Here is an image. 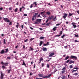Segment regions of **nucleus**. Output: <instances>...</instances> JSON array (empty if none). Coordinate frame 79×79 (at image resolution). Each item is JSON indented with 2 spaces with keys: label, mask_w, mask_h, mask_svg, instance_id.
<instances>
[{
  "label": "nucleus",
  "mask_w": 79,
  "mask_h": 79,
  "mask_svg": "<svg viewBox=\"0 0 79 79\" xmlns=\"http://www.w3.org/2000/svg\"><path fill=\"white\" fill-rule=\"evenodd\" d=\"M48 19L50 20H51V19H53V20L54 21H56V20H57V19H56V16L54 18V16L52 15L50 17H48Z\"/></svg>",
  "instance_id": "obj_2"
},
{
  "label": "nucleus",
  "mask_w": 79,
  "mask_h": 79,
  "mask_svg": "<svg viewBox=\"0 0 79 79\" xmlns=\"http://www.w3.org/2000/svg\"><path fill=\"white\" fill-rule=\"evenodd\" d=\"M69 56H67L65 58V60H67L68 59H69Z\"/></svg>",
  "instance_id": "obj_16"
},
{
  "label": "nucleus",
  "mask_w": 79,
  "mask_h": 79,
  "mask_svg": "<svg viewBox=\"0 0 79 79\" xmlns=\"http://www.w3.org/2000/svg\"><path fill=\"white\" fill-rule=\"evenodd\" d=\"M2 68H3V69H5V68H6V67H5V66H3L2 67Z\"/></svg>",
  "instance_id": "obj_43"
},
{
  "label": "nucleus",
  "mask_w": 79,
  "mask_h": 79,
  "mask_svg": "<svg viewBox=\"0 0 79 79\" xmlns=\"http://www.w3.org/2000/svg\"><path fill=\"white\" fill-rule=\"evenodd\" d=\"M35 24H39V23H38L37 22H35Z\"/></svg>",
  "instance_id": "obj_63"
},
{
  "label": "nucleus",
  "mask_w": 79,
  "mask_h": 79,
  "mask_svg": "<svg viewBox=\"0 0 79 79\" xmlns=\"http://www.w3.org/2000/svg\"><path fill=\"white\" fill-rule=\"evenodd\" d=\"M43 17H47V16H46V15H44V14H43Z\"/></svg>",
  "instance_id": "obj_38"
},
{
  "label": "nucleus",
  "mask_w": 79,
  "mask_h": 79,
  "mask_svg": "<svg viewBox=\"0 0 79 79\" xmlns=\"http://www.w3.org/2000/svg\"><path fill=\"white\" fill-rule=\"evenodd\" d=\"M1 64H4V65L5 64V63H4L2 61L1 62Z\"/></svg>",
  "instance_id": "obj_60"
},
{
  "label": "nucleus",
  "mask_w": 79,
  "mask_h": 79,
  "mask_svg": "<svg viewBox=\"0 0 79 79\" xmlns=\"http://www.w3.org/2000/svg\"><path fill=\"white\" fill-rule=\"evenodd\" d=\"M50 24V23H48L47 24H45V26H49V25Z\"/></svg>",
  "instance_id": "obj_19"
},
{
  "label": "nucleus",
  "mask_w": 79,
  "mask_h": 79,
  "mask_svg": "<svg viewBox=\"0 0 79 79\" xmlns=\"http://www.w3.org/2000/svg\"><path fill=\"white\" fill-rule=\"evenodd\" d=\"M74 75H75V76H77V75H78V73H74Z\"/></svg>",
  "instance_id": "obj_42"
},
{
  "label": "nucleus",
  "mask_w": 79,
  "mask_h": 79,
  "mask_svg": "<svg viewBox=\"0 0 79 79\" xmlns=\"http://www.w3.org/2000/svg\"><path fill=\"white\" fill-rule=\"evenodd\" d=\"M61 35H56L55 36V37H60Z\"/></svg>",
  "instance_id": "obj_52"
},
{
  "label": "nucleus",
  "mask_w": 79,
  "mask_h": 79,
  "mask_svg": "<svg viewBox=\"0 0 79 79\" xmlns=\"http://www.w3.org/2000/svg\"><path fill=\"white\" fill-rule=\"evenodd\" d=\"M61 78L62 79H66V76H63L61 77Z\"/></svg>",
  "instance_id": "obj_15"
},
{
  "label": "nucleus",
  "mask_w": 79,
  "mask_h": 79,
  "mask_svg": "<svg viewBox=\"0 0 79 79\" xmlns=\"http://www.w3.org/2000/svg\"><path fill=\"white\" fill-rule=\"evenodd\" d=\"M43 45L44 46H47V44H44Z\"/></svg>",
  "instance_id": "obj_53"
},
{
  "label": "nucleus",
  "mask_w": 79,
  "mask_h": 79,
  "mask_svg": "<svg viewBox=\"0 0 79 79\" xmlns=\"http://www.w3.org/2000/svg\"><path fill=\"white\" fill-rule=\"evenodd\" d=\"M11 71V69H10V70H9L8 71V73H10V71Z\"/></svg>",
  "instance_id": "obj_45"
},
{
  "label": "nucleus",
  "mask_w": 79,
  "mask_h": 79,
  "mask_svg": "<svg viewBox=\"0 0 79 79\" xmlns=\"http://www.w3.org/2000/svg\"><path fill=\"white\" fill-rule=\"evenodd\" d=\"M42 50L43 51H44V52H46V51H47V49L46 48L43 47Z\"/></svg>",
  "instance_id": "obj_7"
},
{
  "label": "nucleus",
  "mask_w": 79,
  "mask_h": 79,
  "mask_svg": "<svg viewBox=\"0 0 79 79\" xmlns=\"http://www.w3.org/2000/svg\"><path fill=\"white\" fill-rule=\"evenodd\" d=\"M43 43H44V41H40V46H41V45H42V44H43Z\"/></svg>",
  "instance_id": "obj_20"
},
{
  "label": "nucleus",
  "mask_w": 79,
  "mask_h": 79,
  "mask_svg": "<svg viewBox=\"0 0 79 79\" xmlns=\"http://www.w3.org/2000/svg\"><path fill=\"white\" fill-rule=\"evenodd\" d=\"M44 60V59L42 57H41L40 59V61H43Z\"/></svg>",
  "instance_id": "obj_24"
},
{
  "label": "nucleus",
  "mask_w": 79,
  "mask_h": 79,
  "mask_svg": "<svg viewBox=\"0 0 79 79\" xmlns=\"http://www.w3.org/2000/svg\"><path fill=\"white\" fill-rule=\"evenodd\" d=\"M4 41V44H6V42H5L6 40L5 39H4L3 40Z\"/></svg>",
  "instance_id": "obj_37"
},
{
  "label": "nucleus",
  "mask_w": 79,
  "mask_h": 79,
  "mask_svg": "<svg viewBox=\"0 0 79 79\" xmlns=\"http://www.w3.org/2000/svg\"><path fill=\"white\" fill-rule=\"evenodd\" d=\"M69 16H73V14H72L71 13H69Z\"/></svg>",
  "instance_id": "obj_32"
},
{
  "label": "nucleus",
  "mask_w": 79,
  "mask_h": 79,
  "mask_svg": "<svg viewBox=\"0 0 79 79\" xmlns=\"http://www.w3.org/2000/svg\"><path fill=\"white\" fill-rule=\"evenodd\" d=\"M72 63L74 64V61L73 60H70V61L69 62V64H72Z\"/></svg>",
  "instance_id": "obj_6"
},
{
  "label": "nucleus",
  "mask_w": 79,
  "mask_h": 79,
  "mask_svg": "<svg viewBox=\"0 0 79 79\" xmlns=\"http://www.w3.org/2000/svg\"><path fill=\"white\" fill-rule=\"evenodd\" d=\"M18 8L15 9L14 10V11L15 12H17V11H18Z\"/></svg>",
  "instance_id": "obj_27"
},
{
  "label": "nucleus",
  "mask_w": 79,
  "mask_h": 79,
  "mask_svg": "<svg viewBox=\"0 0 79 79\" xmlns=\"http://www.w3.org/2000/svg\"><path fill=\"white\" fill-rule=\"evenodd\" d=\"M30 50L31 51L33 50H34V49L31 48V47H30Z\"/></svg>",
  "instance_id": "obj_36"
},
{
  "label": "nucleus",
  "mask_w": 79,
  "mask_h": 79,
  "mask_svg": "<svg viewBox=\"0 0 79 79\" xmlns=\"http://www.w3.org/2000/svg\"><path fill=\"white\" fill-rule=\"evenodd\" d=\"M65 72H66V70H63L61 71V74H64Z\"/></svg>",
  "instance_id": "obj_22"
},
{
  "label": "nucleus",
  "mask_w": 79,
  "mask_h": 79,
  "mask_svg": "<svg viewBox=\"0 0 79 79\" xmlns=\"http://www.w3.org/2000/svg\"><path fill=\"white\" fill-rule=\"evenodd\" d=\"M63 17L64 19H66V17L64 15L63 16Z\"/></svg>",
  "instance_id": "obj_61"
},
{
  "label": "nucleus",
  "mask_w": 79,
  "mask_h": 79,
  "mask_svg": "<svg viewBox=\"0 0 79 79\" xmlns=\"http://www.w3.org/2000/svg\"><path fill=\"white\" fill-rule=\"evenodd\" d=\"M47 67L48 68H50V65H49L48 64H47Z\"/></svg>",
  "instance_id": "obj_25"
},
{
  "label": "nucleus",
  "mask_w": 79,
  "mask_h": 79,
  "mask_svg": "<svg viewBox=\"0 0 79 79\" xmlns=\"http://www.w3.org/2000/svg\"><path fill=\"white\" fill-rule=\"evenodd\" d=\"M0 53L1 54H3L4 53H5V50H4L3 49L0 52Z\"/></svg>",
  "instance_id": "obj_11"
},
{
  "label": "nucleus",
  "mask_w": 79,
  "mask_h": 79,
  "mask_svg": "<svg viewBox=\"0 0 79 79\" xmlns=\"http://www.w3.org/2000/svg\"><path fill=\"white\" fill-rule=\"evenodd\" d=\"M78 69V68L77 67H74L73 69Z\"/></svg>",
  "instance_id": "obj_64"
},
{
  "label": "nucleus",
  "mask_w": 79,
  "mask_h": 79,
  "mask_svg": "<svg viewBox=\"0 0 79 79\" xmlns=\"http://www.w3.org/2000/svg\"><path fill=\"white\" fill-rule=\"evenodd\" d=\"M75 24H76V23H72V25H73V26L75 25Z\"/></svg>",
  "instance_id": "obj_59"
},
{
  "label": "nucleus",
  "mask_w": 79,
  "mask_h": 79,
  "mask_svg": "<svg viewBox=\"0 0 79 79\" xmlns=\"http://www.w3.org/2000/svg\"><path fill=\"white\" fill-rule=\"evenodd\" d=\"M46 44H47V45H49V42H47Z\"/></svg>",
  "instance_id": "obj_57"
},
{
  "label": "nucleus",
  "mask_w": 79,
  "mask_h": 79,
  "mask_svg": "<svg viewBox=\"0 0 79 79\" xmlns=\"http://www.w3.org/2000/svg\"><path fill=\"white\" fill-rule=\"evenodd\" d=\"M70 61V60H67L66 61V63H69Z\"/></svg>",
  "instance_id": "obj_30"
},
{
  "label": "nucleus",
  "mask_w": 79,
  "mask_h": 79,
  "mask_svg": "<svg viewBox=\"0 0 79 79\" xmlns=\"http://www.w3.org/2000/svg\"><path fill=\"white\" fill-rule=\"evenodd\" d=\"M38 18H41V17H40V14L38 15Z\"/></svg>",
  "instance_id": "obj_56"
},
{
  "label": "nucleus",
  "mask_w": 79,
  "mask_h": 79,
  "mask_svg": "<svg viewBox=\"0 0 79 79\" xmlns=\"http://www.w3.org/2000/svg\"><path fill=\"white\" fill-rule=\"evenodd\" d=\"M41 21H42V19H36L37 22H38L39 23H41Z\"/></svg>",
  "instance_id": "obj_5"
},
{
  "label": "nucleus",
  "mask_w": 79,
  "mask_h": 79,
  "mask_svg": "<svg viewBox=\"0 0 79 79\" xmlns=\"http://www.w3.org/2000/svg\"><path fill=\"white\" fill-rule=\"evenodd\" d=\"M74 35H75V37H79V35H76V34H75Z\"/></svg>",
  "instance_id": "obj_26"
},
{
  "label": "nucleus",
  "mask_w": 79,
  "mask_h": 79,
  "mask_svg": "<svg viewBox=\"0 0 79 79\" xmlns=\"http://www.w3.org/2000/svg\"><path fill=\"white\" fill-rule=\"evenodd\" d=\"M3 76H4V75L3 73H1V77L0 79H3Z\"/></svg>",
  "instance_id": "obj_8"
},
{
  "label": "nucleus",
  "mask_w": 79,
  "mask_h": 79,
  "mask_svg": "<svg viewBox=\"0 0 79 79\" xmlns=\"http://www.w3.org/2000/svg\"><path fill=\"white\" fill-rule=\"evenodd\" d=\"M30 29H31V30H33V29H34V28H33L31 27H30Z\"/></svg>",
  "instance_id": "obj_62"
},
{
  "label": "nucleus",
  "mask_w": 79,
  "mask_h": 79,
  "mask_svg": "<svg viewBox=\"0 0 79 79\" xmlns=\"http://www.w3.org/2000/svg\"><path fill=\"white\" fill-rule=\"evenodd\" d=\"M36 17L37 16H36L35 15H34L33 16V17H34V18H36Z\"/></svg>",
  "instance_id": "obj_51"
},
{
  "label": "nucleus",
  "mask_w": 79,
  "mask_h": 79,
  "mask_svg": "<svg viewBox=\"0 0 79 79\" xmlns=\"http://www.w3.org/2000/svg\"><path fill=\"white\" fill-rule=\"evenodd\" d=\"M51 14V12H50V11H48L46 12V15H50Z\"/></svg>",
  "instance_id": "obj_13"
},
{
  "label": "nucleus",
  "mask_w": 79,
  "mask_h": 79,
  "mask_svg": "<svg viewBox=\"0 0 79 79\" xmlns=\"http://www.w3.org/2000/svg\"><path fill=\"white\" fill-rule=\"evenodd\" d=\"M22 8H24H24H24V7L23 6L21 8H20V12H22Z\"/></svg>",
  "instance_id": "obj_14"
},
{
  "label": "nucleus",
  "mask_w": 79,
  "mask_h": 79,
  "mask_svg": "<svg viewBox=\"0 0 79 79\" xmlns=\"http://www.w3.org/2000/svg\"><path fill=\"white\" fill-rule=\"evenodd\" d=\"M64 36H65V35H63L62 36H61V37L62 39H63L64 37Z\"/></svg>",
  "instance_id": "obj_31"
},
{
  "label": "nucleus",
  "mask_w": 79,
  "mask_h": 79,
  "mask_svg": "<svg viewBox=\"0 0 79 79\" xmlns=\"http://www.w3.org/2000/svg\"><path fill=\"white\" fill-rule=\"evenodd\" d=\"M51 75H52V74H50L48 75V76H44V74H38L39 77H43V79H45V78H48L49 77H50V76H51Z\"/></svg>",
  "instance_id": "obj_1"
},
{
  "label": "nucleus",
  "mask_w": 79,
  "mask_h": 79,
  "mask_svg": "<svg viewBox=\"0 0 79 79\" xmlns=\"http://www.w3.org/2000/svg\"><path fill=\"white\" fill-rule=\"evenodd\" d=\"M70 58H72V59H74V60H77V57L73 55H71Z\"/></svg>",
  "instance_id": "obj_3"
},
{
  "label": "nucleus",
  "mask_w": 79,
  "mask_h": 79,
  "mask_svg": "<svg viewBox=\"0 0 79 79\" xmlns=\"http://www.w3.org/2000/svg\"><path fill=\"white\" fill-rule=\"evenodd\" d=\"M40 39L42 40V39H45V38L44 37H41L40 38Z\"/></svg>",
  "instance_id": "obj_28"
},
{
  "label": "nucleus",
  "mask_w": 79,
  "mask_h": 79,
  "mask_svg": "<svg viewBox=\"0 0 79 79\" xmlns=\"http://www.w3.org/2000/svg\"><path fill=\"white\" fill-rule=\"evenodd\" d=\"M35 18L34 17H33L32 18V21H34V20H35Z\"/></svg>",
  "instance_id": "obj_48"
},
{
  "label": "nucleus",
  "mask_w": 79,
  "mask_h": 79,
  "mask_svg": "<svg viewBox=\"0 0 79 79\" xmlns=\"http://www.w3.org/2000/svg\"><path fill=\"white\" fill-rule=\"evenodd\" d=\"M34 38H31V39H30V40L31 42V41H32V40H34Z\"/></svg>",
  "instance_id": "obj_39"
},
{
  "label": "nucleus",
  "mask_w": 79,
  "mask_h": 79,
  "mask_svg": "<svg viewBox=\"0 0 79 79\" xmlns=\"http://www.w3.org/2000/svg\"><path fill=\"white\" fill-rule=\"evenodd\" d=\"M8 64H9V63H4V65L5 66H8Z\"/></svg>",
  "instance_id": "obj_21"
},
{
  "label": "nucleus",
  "mask_w": 79,
  "mask_h": 79,
  "mask_svg": "<svg viewBox=\"0 0 79 79\" xmlns=\"http://www.w3.org/2000/svg\"><path fill=\"white\" fill-rule=\"evenodd\" d=\"M23 64H22V65H23L24 66H26V64L25 63V62H24V60H23Z\"/></svg>",
  "instance_id": "obj_12"
},
{
  "label": "nucleus",
  "mask_w": 79,
  "mask_h": 79,
  "mask_svg": "<svg viewBox=\"0 0 79 79\" xmlns=\"http://www.w3.org/2000/svg\"><path fill=\"white\" fill-rule=\"evenodd\" d=\"M35 15L36 16H37V14H39V12H38L37 13H35Z\"/></svg>",
  "instance_id": "obj_55"
},
{
  "label": "nucleus",
  "mask_w": 79,
  "mask_h": 79,
  "mask_svg": "<svg viewBox=\"0 0 79 79\" xmlns=\"http://www.w3.org/2000/svg\"><path fill=\"white\" fill-rule=\"evenodd\" d=\"M5 50H6V51H5V53H8V52L9 51V50H8V48H7L6 49H5Z\"/></svg>",
  "instance_id": "obj_17"
},
{
  "label": "nucleus",
  "mask_w": 79,
  "mask_h": 79,
  "mask_svg": "<svg viewBox=\"0 0 79 79\" xmlns=\"http://www.w3.org/2000/svg\"><path fill=\"white\" fill-rule=\"evenodd\" d=\"M33 5H35V6H36L37 5V2H33Z\"/></svg>",
  "instance_id": "obj_18"
},
{
  "label": "nucleus",
  "mask_w": 79,
  "mask_h": 79,
  "mask_svg": "<svg viewBox=\"0 0 79 79\" xmlns=\"http://www.w3.org/2000/svg\"><path fill=\"white\" fill-rule=\"evenodd\" d=\"M21 27H22V29H24V25H21Z\"/></svg>",
  "instance_id": "obj_54"
},
{
  "label": "nucleus",
  "mask_w": 79,
  "mask_h": 79,
  "mask_svg": "<svg viewBox=\"0 0 79 79\" xmlns=\"http://www.w3.org/2000/svg\"><path fill=\"white\" fill-rule=\"evenodd\" d=\"M66 69V67H65L62 69V70H65Z\"/></svg>",
  "instance_id": "obj_47"
},
{
  "label": "nucleus",
  "mask_w": 79,
  "mask_h": 79,
  "mask_svg": "<svg viewBox=\"0 0 79 79\" xmlns=\"http://www.w3.org/2000/svg\"><path fill=\"white\" fill-rule=\"evenodd\" d=\"M54 55V53H51L49 55V57H52V56Z\"/></svg>",
  "instance_id": "obj_9"
},
{
  "label": "nucleus",
  "mask_w": 79,
  "mask_h": 79,
  "mask_svg": "<svg viewBox=\"0 0 79 79\" xmlns=\"http://www.w3.org/2000/svg\"><path fill=\"white\" fill-rule=\"evenodd\" d=\"M62 33H63V32H62V31H60V33L59 34H60V35H61V34H62Z\"/></svg>",
  "instance_id": "obj_49"
},
{
  "label": "nucleus",
  "mask_w": 79,
  "mask_h": 79,
  "mask_svg": "<svg viewBox=\"0 0 79 79\" xmlns=\"http://www.w3.org/2000/svg\"><path fill=\"white\" fill-rule=\"evenodd\" d=\"M69 68L70 69L73 68V65H70L69 66Z\"/></svg>",
  "instance_id": "obj_34"
},
{
  "label": "nucleus",
  "mask_w": 79,
  "mask_h": 79,
  "mask_svg": "<svg viewBox=\"0 0 79 79\" xmlns=\"http://www.w3.org/2000/svg\"><path fill=\"white\" fill-rule=\"evenodd\" d=\"M3 20L5 21V22H6L7 23H10V20L7 18H4Z\"/></svg>",
  "instance_id": "obj_4"
},
{
  "label": "nucleus",
  "mask_w": 79,
  "mask_h": 79,
  "mask_svg": "<svg viewBox=\"0 0 79 79\" xmlns=\"http://www.w3.org/2000/svg\"><path fill=\"white\" fill-rule=\"evenodd\" d=\"M33 5H34V4H31V6H30V8H32V7H33Z\"/></svg>",
  "instance_id": "obj_35"
},
{
  "label": "nucleus",
  "mask_w": 79,
  "mask_h": 79,
  "mask_svg": "<svg viewBox=\"0 0 79 79\" xmlns=\"http://www.w3.org/2000/svg\"><path fill=\"white\" fill-rule=\"evenodd\" d=\"M9 25H12V22L11 21L10 22Z\"/></svg>",
  "instance_id": "obj_44"
},
{
  "label": "nucleus",
  "mask_w": 79,
  "mask_h": 79,
  "mask_svg": "<svg viewBox=\"0 0 79 79\" xmlns=\"http://www.w3.org/2000/svg\"><path fill=\"white\" fill-rule=\"evenodd\" d=\"M27 40H28V39H26L24 41V42H26L27 41Z\"/></svg>",
  "instance_id": "obj_46"
},
{
  "label": "nucleus",
  "mask_w": 79,
  "mask_h": 79,
  "mask_svg": "<svg viewBox=\"0 0 79 79\" xmlns=\"http://www.w3.org/2000/svg\"><path fill=\"white\" fill-rule=\"evenodd\" d=\"M57 28V27H55L53 29V30L54 31H56V28Z\"/></svg>",
  "instance_id": "obj_23"
},
{
  "label": "nucleus",
  "mask_w": 79,
  "mask_h": 79,
  "mask_svg": "<svg viewBox=\"0 0 79 79\" xmlns=\"http://www.w3.org/2000/svg\"><path fill=\"white\" fill-rule=\"evenodd\" d=\"M45 11H44L43 12H41V15H42V14H43V13H45Z\"/></svg>",
  "instance_id": "obj_58"
},
{
  "label": "nucleus",
  "mask_w": 79,
  "mask_h": 79,
  "mask_svg": "<svg viewBox=\"0 0 79 79\" xmlns=\"http://www.w3.org/2000/svg\"><path fill=\"white\" fill-rule=\"evenodd\" d=\"M73 27L74 28H76V27H77V26H76V25H73Z\"/></svg>",
  "instance_id": "obj_40"
},
{
  "label": "nucleus",
  "mask_w": 79,
  "mask_h": 79,
  "mask_svg": "<svg viewBox=\"0 0 79 79\" xmlns=\"http://www.w3.org/2000/svg\"><path fill=\"white\" fill-rule=\"evenodd\" d=\"M19 26V23H17V25L16 26V27L18 29V27Z\"/></svg>",
  "instance_id": "obj_10"
},
{
  "label": "nucleus",
  "mask_w": 79,
  "mask_h": 79,
  "mask_svg": "<svg viewBox=\"0 0 79 79\" xmlns=\"http://www.w3.org/2000/svg\"><path fill=\"white\" fill-rule=\"evenodd\" d=\"M24 31H27L28 32V30H27V28H26L24 30Z\"/></svg>",
  "instance_id": "obj_41"
},
{
  "label": "nucleus",
  "mask_w": 79,
  "mask_h": 79,
  "mask_svg": "<svg viewBox=\"0 0 79 79\" xmlns=\"http://www.w3.org/2000/svg\"><path fill=\"white\" fill-rule=\"evenodd\" d=\"M36 17L37 16H36L35 15H34L33 16V17H34V18H36Z\"/></svg>",
  "instance_id": "obj_50"
},
{
  "label": "nucleus",
  "mask_w": 79,
  "mask_h": 79,
  "mask_svg": "<svg viewBox=\"0 0 79 79\" xmlns=\"http://www.w3.org/2000/svg\"><path fill=\"white\" fill-rule=\"evenodd\" d=\"M42 67H44L45 66V64L44 63L41 64Z\"/></svg>",
  "instance_id": "obj_29"
},
{
  "label": "nucleus",
  "mask_w": 79,
  "mask_h": 79,
  "mask_svg": "<svg viewBox=\"0 0 79 79\" xmlns=\"http://www.w3.org/2000/svg\"><path fill=\"white\" fill-rule=\"evenodd\" d=\"M64 16H65V17H67V16H68V14H64Z\"/></svg>",
  "instance_id": "obj_33"
}]
</instances>
